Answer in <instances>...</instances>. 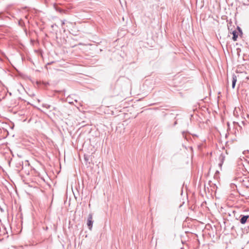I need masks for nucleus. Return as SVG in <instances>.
I'll list each match as a JSON object with an SVG mask.
<instances>
[{"mask_svg": "<svg viewBox=\"0 0 249 249\" xmlns=\"http://www.w3.org/2000/svg\"><path fill=\"white\" fill-rule=\"evenodd\" d=\"M93 221L92 220V214L90 213L89 214L88 220H87V226L90 230H91Z\"/></svg>", "mask_w": 249, "mask_h": 249, "instance_id": "obj_1", "label": "nucleus"}, {"mask_svg": "<svg viewBox=\"0 0 249 249\" xmlns=\"http://www.w3.org/2000/svg\"><path fill=\"white\" fill-rule=\"evenodd\" d=\"M241 218L240 220V222L241 224H244L246 223L248 218L249 217V215H241Z\"/></svg>", "mask_w": 249, "mask_h": 249, "instance_id": "obj_2", "label": "nucleus"}, {"mask_svg": "<svg viewBox=\"0 0 249 249\" xmlns=\"http://www.w3.org/2000/svg\"><path fill=\"white\" fill-rule=\"evenodd\" d=\"M237 81V76L235 74H233L232 75V88L234 89Z\"/></svg>", "mask_w": 249, "mask_h": 249, "instance_id": "obj_3", "label": "nucleus"}, {"mask_svg": "<svg viewBox=\"0 0 249 249\" xmlns=\"http://www.w3.org/2000/svg\"><path fill=\"white\" fill-rule=\"evenodd\" d=\"M232 35H233V36H232V40L233 41H236L237 40V38L238 37V33L236 31H234L232 32Z\"/></svg>", "mask_w": 249, "mask_h": 249, "instance_id": "obj_4", "label": "nucleus"}, {"mask_svg": "<svg viewBox=\"0 0 249 249\" xmlns=\"http://www.w3.org/2000/svg\"><path fill=\"white\" fill-rule=\"evenodd\" d=\"M224 158V157L222 155L220 156V160H221V162H220V163H219L218 164L219 166H220V167L222 166V165L223 162Z\"/></svg>", "mask_w": 249, "mask_h": 249, "instance_id": "obj_5", "label": "nucleus"}, {"mask_svg": "<svg viewBox=\"0 0 249 249\" xmlns=\"http://www.w3.org/2000/svg\"><path fill=\"white\" fill-rule=\"evenodd\" d=\"M42 107L46 108L47 109H49L50 108L51 106L48 104H43Z\"/></svg>", "mask_w": 249, "mask_h": 249, "instance_id": "obj_6", "label": "nucleus"}, {"mask_svg": "<svg viewBox=\"0 0 249 249\" xmlns=\"http://www.w3.org/2000/svg\"><path fill=\"white\" fill-rule=\"evenodd\" d=\"M61 26H63L65 24V20H61Z\"/></svg>", "mask_w": 249, "mask_h": 249, "instance_id": "obj_7", "label": "nucleus"}, {"mask_svg": "<svg viewBox=\"0 0 249 249\" xmlns=\"http://www.w3.org/2000/svg\"><path fill=\"white\" fill-rule=\"evenodd\" d=\"M177 122L176 121V122H175V124H175H175H177Z\"/></svg>", "mask_w": 249, "mask_h": 249, "instance_id": "obj_8", "label": "nucleus"}]
</instances>
